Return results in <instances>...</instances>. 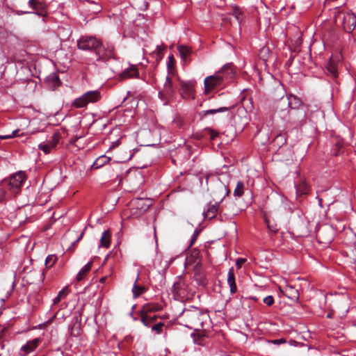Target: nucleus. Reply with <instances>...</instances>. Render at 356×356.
I'll list each match as a JSON object with an SVG mask.
<instances>
[{
  "label": "nucleus",
  "mask_w": 356,
  "mask_h": 356,
  "mask_svg": "<svg viewBox=\"0 0 356 356\" xmlns=\"http://www.w3.org/2000/svg\"><path fill=\"white\" fill-rule=\"evenodd\" d=\"M180 86H181V94L184 98L190 99V98L194 97L195 85H194L193 81H181L180 82Z\"/></svg>",
  "instance_id": "nucleus-10"
},
{
  "label": "nucleus",
  "mask_w": 356,
  "mask_h": 356,
  "mask_svg": "<svg viewBox=\"0 0 356 356\" xmlns=\"http://www.w3.org/2000/svg\"><path fill=\"white\" fill-rule=\"evenodd\" d=\"M234 16L237 19V20H239V16L236 11L234 13Z\"/></svg>",
  "instance_id": "nucleus-57"
},
{
  "label": "nucleus",
  "mask_w": 356,
  "mask_h": 356,
  "mask_svg": "<svg viewBox=\"0 0 356 356\" xmlns=\"http://www.w3.org/2000/svg\"><path fill=\"white\" fill-rule=\"evenodd\" d=\"M92 265V261L88 262L82 268L79 270L76 276V282H81L83 280L88 273L90 271Z\"/></svg>",
  "instance_id": "nucleus-18"
},
{
  "label": "nucleus",
  "mask_w": 356,
  "mask_h": 356,
  "mask_svg": "<svg viewBox=\"0 0 356 356\" xmlns=\"http://www.w3.org/2000/svg\"><path fill=\"white\" fill-rule=\"evenodd\" d=\"M191 337L193 339V341L195 343L200 345V346H204L206 343V337L204 334H202L200 333H196L193 332L191 334Z\"/></svg>",
  "instance_id": "nucleus-27"
},
{
  "label": "nucleus",
  "mask_w": 356,
  "mask_h": 356,
  "mask_svg": "<svg viewBox=\"0 0 356 356\" xmlns=\"http://www.w3.org/2000/svg\"><path fill=\"white\" fill-rule=\"evenodd\" d=\"M175 79L176 76L173 72H168L163 84V88L159 92V96L161 99H168L175 95L176 88L174 85V81Z\"/></svg>",
  "instance_id": "nucleus-7"
},
{
  "label": "nucleus",
  "mask_w": 356,
  "mask_h": 356,
  "mask_svg": "<svg viewBox=\"0 0 356 356\" xmlns=\"http://www.w3.org/2000/svg\"><path fill=\"white\" fill-rule=\"evenodd\" d=\"M40 341L41 339L40 338L28 341L26 344L21 347L19 355L21 356H27L29 354L33 353L38 347Z\"/></svg>",
  "instance_id": "nucleus-11"
},
{
  "label": "nucleus",
  "mask_w": 356,
  "mask_h": 356,
  "mask_svg": "<svg viewBox=\"0 0 356 356\" xmlns=\"http://www.w3.org/2000/svg\"><path fill=\"white\" fill-rule=\"evenodd\" d=\"M287 99H288V105L292 109L297 108L301 104L300 99L292 95H291L289 97H288Z\"/></svg>",
  "instance_id": "nucleus-30"
},
{
  "label": "nucleus",
  "mask_w": 356,
  "mask_h": 356,
  "mask_svg": "<svg viewBox=\"0 0 356 356\" xmlns=\"http://www.w3.org/2000/svg\"><path fill=\"white\" fill-rule=\"evenodd\" d=\"M26 176L24 172L19 171L13 175L8 181L9 190L13 195H17L21 191L23 183L26 181Z\"/></svg>",
  "instance_id": "nucleus-9"
},
{
  "label": "nucleus",
  "mask_w": 356,
  "mask_h": 356,
  "mask_svg": "<svg viewBox=\"0 0 356 356\" xmlns=\"http://www.w3.org/2000/svg\"><path fill=\"white\" fill-rule=\"evenodd\" d=\"M300 114V117L302 118L301 120H294V119H291L293 122L296 124V125H300L302 124V120L305 118V113H302V112H300V111H293L291 113H290V116H292V115H298Z\"/></svg>",
  "instance_id": "nucleus-36"
},
{
  "label": "nucleus",
  "mask_w": 356,
  "mask_h": 356,
  "mask_svg": "<svg viewBox=\"0 0 356 356\" xmlns=\"http://www.w3.org/2000/svg\"><path fill=\"white\" fill-rule=\"evenodd\" d=\"M164 326V323L162 322L154 323L152 326V330L156 332V334H161L163 330V327Z\"/></svg>",
  "instance_id": "nucleus-35"
},
{
  "label": "nucleus",
  "mask_w": 356,
  "mask_h": 356,
  "mask_svg": "<svg viewBox=\"0 0 356 356\" xmlns=\"http://www.w3.org/2000/svg\"><path fill=\"white\" fill-rule=\"evenodd\" d=\"M156 319V316H149L145 314H141L140 321L146 327L152 328V325Z\"/></svg>",
  "instance_id": "nucleus-22"
},
{
  "label": "nucleus",
  "mask_w": 356,
  "mask_h": 356,
  "mask_svg": "<svg viewBox=\"0 0 356 356\" xmlns=\"http://www.w3.org/2000/svg\"><path fill=\"white\" fill-rule=\"evenodd\" d=\"M306 1H307L306 3H307L308 6H310L312 4V0H306Z\"/></svg>",
  "instance_id": "nucleus-54"
},
{
  "label": "nucleus",
  "mask_w": 356,
  "mask_h": 356,
  "mask_svg": "<svg viewBox=\"0 0 356 356\" xmlns=\"http://www.w3.org/2000/svg\"><path fill=\"white\" fill-rule=\"evenodd\" d=\"M95 55L98 62H106L117 58L114 45L109 43L102 44V47L96 51Z\"/></svg>",
  "instance_id": "nucleus-8"
},
{
  "label": "nucleus",
  "mask_w": 356,
  "mask_h": 356,
  "mask_svg": "<svg viewBox=\"0 0 356 356\" xmlns=\"http://www.w3.org/2000/svg\"><path fill=\"white\" fill-rule=\"evenodd\" d=\"M245 261V259L239 258L236 261V266L238 268L241 267V265Z\"/></svg>",
  "instance_id": "nucleus-44"
},
{
  "label": "nucleus",
  "mask_w": 356,
  "mask_h": 356,
  "mask_svg": "<svg viewBox=\"0 0 356 356\" xmlns=\"http://www.w3.org/2000/svg\"><path fill=\"white\" fill-rule=\"evenodd\" d=\"M177 50L181 58L184 61L187 60V58L191 55L192 52V49L189 47L183 44L179 45L177 47Z\"/></svg>",
  "instance_id": "nucleus-20"
},
{
  "label": "nucleus",
  "mask_w": 356,
  "mask_h": 356,
  "mask_svg": "<svg viewBox=\"0 0 356 356\" xmlns=\"http://www.w3.org/2000/svg\"><path fill=\"white\" fill-rule=\"evenodd\" d=\"M149 207V205H145V207L142 206L141 209L145 211Z\"/></svg>",
  "instance_id": "nucleus-58"
},
{
  "label": "nucleus",
  "mask_w": 356,
  "mask_h": 356,
  "mask_svg": "<svg viewBox=\"0 0 356 356\" xmlns=\"http://www.w3.org/2000/svg\"><path fill=\"white\" fill-rule=\"evenodd\" d=\"M318 204H319V206L321 207H323V205H322V199L321 198H318Z\"/></svg>",
  "instance_id": "nucleus-56"
},
{
  "label": "nucleus",
  "mask_w": 356,
  "mask_h": 356,
  "mask_svg": "<svg viewBox=\"0 0 356 356\" xmlns=\"http://www.w3.org/2000/svg\"><path fill=\"white\" fill-rule=\"evenodd\" d=\"M263 301L267 306H271L274 303V298L272 296H268L264 298Z\"/></svg>",
  "instance_id": "nucleus-41"
},
{
  "label": "nucleus",
  "mask_w": 356,
  "mask_h": 356,
  "mask_svg": "<svg viewBox=\"0 0 356 356\" xmlns=\"http://www.w3.org/2000/svg\"><path fill=\"white\" fill-rule=\"evenodd\" d=\"M13 13L17 15H22L24 14H29L31 13V12L29 11H23V10H13Z\"/></svg>",
  "instance_id": "nucleus-46"
},
{
  "label": "nucleus",
  "mask_w": 356,
  "mask_h": 356,
  "mask_svg": "<svg viewBox=\"0 0 356 356\" xmlns=\"http://www.w3.org/2000/svg\"><path fill=\"white\" fill-rule=\"evenodd\" d=\"M245 184L242 181H238L234 191V196L236 198L241 197L244 193Z\"/></svg>",
  "instance_id": "nucleus-28"
},
{
  "label": "nucleus",
  "mask_w": 356,
  "mask_h": 356,
  "mask_svg": "<svg viewBox=\"0 0 356 356\" xmlns=\"http://www.w3.org/2000/svg\"><path fill=\"white\" fill-rule=\"evenodd\" d=\"M138 276H139V274L138 273L137 277H136V280L134 282V286H133V289H132L133 296H134V298H138L141 294L145 293V291H146V289L144 286L137 285L136 283H137L138 280Z\"/></svg>",
  "instance_id": "nucleus-23"
},
{
  "label": "nucleus",
  "mask_w": 356,
  "mask_h": 356,
  "mask_svg": "<svg viewBox=\"0 0 356 356\" xmlns=\"http://www.w3.org/2000/svg\"><path fill=\"white\" fill-rule=\"evenodd\" d=\"M139 76L138 70L135 65H130L127 68H125L120 74L121 79L136 78Z\"/></svg>",
  "instance_id": "nucleus-14"
},
{
  "label": "nucleus",
  "mask_w": 356,
  "mask_h": 356,
  "mask_svg": "<svg viewBox=\"0 0 356 356\" xmlns=\"http://www.w3.org/2000/svg\"><path fill=\"white\" fill-rule=\"evenodd\" d=\"M217 188L222 191L223 194L220 197L219 202H215L214 204L210 202L207 205L206 209L203 211V216L204 218H214L218 212L220 202H222L226 196H228L230 193L228 187L221 182L218 184Z\"/></svg>",
  "instance_id": "nucleus-6"
},
{
  "label": "nucleus",
  "mask_w": 356,
  "mask_h": 356,
  "mask_svg": "<svg viewBox=\"0 0 356 356\" xmlns=\"http://www.w3.org/2000/svg\"><path fill=\"white\" fill-rule=\"evenodd\" d=\"M133 177L138 179V181L136 183L134 184L133 186H131V188L129 189L130 191H134L138 190L139 185L142 180L141 175L140 173H136L134 175V176H133V175H128L127 180H126L127 182L131 181Z\"/></svg>",
  "instance_id": "nucleus-26"
},
{
  "label": "nucleus",
  "mask_w": 356,
  "mask_h": 356,
  "mask_svg": "<svg viewBox=\"0 0 356 356\" xmlns=\"http://www.w3.org/2000/svg\"><path fill=\"white\" fill-rule=\"evenodd\" d=\"M227 284L229 286L231 293H235L237 291V286L235 282L234 269L230 268L227 273Z\"/></svg>",
  "instance_id": "nucleus-17"
},
{
  "label": "nucleus",
  "mask_w": 356,
  "mask_h": 356,
  "mask_svg": "<svg viewBox=\"0 0 356 356\" xmlns=\"http://www.w3.org/2000/svg\"><path fill=\"white\" fill-rule=\"evenodd\" d=\"M111 232L109 229L103 232L100 238V247L108 248L111 243Z\"/></svg>",
  "instance_id": "nucleus-19"
},
{
  "label": "nucleus",
  "mask_w": 356,
  "mask_h": 356,
  "mask_svg": "<svg viewBox=\"0 0 356 356\" xmlns=\"http://www.w3.org/2000/svg\"><path fill=\"white\" fill-rule=\"evenodd\" d=\"M234 108V106H222L216 109H209L204 111V115H213L217 113H222L225 111H229Z\"/></svg>",
  "instance_id": "nucleus-29"
},
{
  "label": "nucleus",
  "mask_w": 356,
  "mask_h": 356,
  "mask_svg": "<svg viewBox=\"0 0 356 356\" xmlns=\"http://www.w3.org/2000/svg\"><path fill=\"white\" fill-rule=\"evenodd\" d=\"M339 63L335 60L334 57L330 58L329 63L327 65V70L330 76L334 79H337L339 76Z\"/></svg>",
  "instance_id": "nucleus-15"
},
{
  "label": "nucleus",
  "mask_w": 356,
  "mask_h": 356,
  "mask_svg": "<svg viewBox=\"0 0 356 356\" xmlns=\"http://www.w3.org/2000/svg\"><path fill=\"white\" fill-rule=\"evenodd\" d=\"M234 74L231 64L225 65L213 75L205 78L204 81L205 92L209 93L215 88L222 86L225 82L232 79Z\"/></svg>",
  "instance_id": "nucleus-2"
},
{
  "label": "nucleus",
  "mask_w": 356,
  "mask_h": 356,
  "mask_svg": "<svg viewBox=\"0 0 356 356\" xmlns=\"http://www.w3.org/2000/svg\"><path fill=\"white\" fill-rule=\"evenodd\" d=\"M60 139V134H59V132L56 131L53 134L50 140H49L48 142L51 145V147H54V148L58 143Z\"/></svg>",
  "instance_id": "nucleus-33"
},
{
  "label": "nucleus",
  "mask_w": 356,
  "mask_h": 356,
  "mask_svg": "<svg viewBox=\"0 0 356 356\" xmlns=\"http://www.w3.org/2000/svg\"><path fill=\"white\" fill-rule=\"evenodd\" d=\"M159 305L153 304H146L143 306L141 314H145L149 312H154L159 309Z\"/></svg>",
  "instance_id": "nucleus-31"
},
{
  "label": "nucleus",
  "mask_w": 356,
  "mask_h": 356,
  "mask_svg": "<svg viewBox=\"0 0 356 356\" xmlns=\"http://www.w3.org/2000/svg\"><path fill=\"white\" fill-rule=\"evenodd\" d=\"M29 5L32 9H35L37 5V0H29Z\"/></svg>",
  "instance_id": "nucleus-45"
},
{
  "label": "nucleus",
  "mask_w": 356,
  "mask_h": 356,
  "mask_svg": "<svg viewBox=\"0 0 356 356\" xmlns=\"http://www.w3.org/2000/svg\"><path fill=\"white\" fill-rule=\"evenodd\" d=\"M282 291L287 298L293 302H297L299 300L298 291L291 285H286Z\"/></svg>",
  "instance_id": "nucleus-13"
},
{
  "label": "nucleus",
  "mask_w": 356,
  "mask_h": 356,
  "mask_svg": "<svg viewBox=\"0 0 356 356\" xmlns=\"http://www.w3.org/2000/svg\"><path fill=\"white\" fill-rule=\"evenodd\" d=\"M6 196V192L5 189L0 188V203L3 202L5 200Z\"/></svg>",
  "instance_id": "nucleus-43"
},
{
  "label": "nucleus",
  "mask_w": 356,
  "mask_h": 356,
  "mask_svg": "<svg viewBox=\"0 0 356 356\" xmlns=\"http://www.w3.org/2000/svg\"><path fill=\"white\" fill-rule=\"evenodd\" d=\"M169 62L168 63V72H172V70L170 69V63L173 61V56H169Z\"/></svg>",
  "instance_id": "nucleus-47"
},
{
  "label": "nucleus",
  "mask_w": 356,
  "mask_h": 356,
  "mask_svg": "<svg viewBox=\"0 0 356 356\" xmlns=\"http://www.w3.org/2000/svg\"><path fill=\"white\" fill-rule=\"evenodd\" d=\"M70 290L67 286H65L63 289H62L57 296L53 299V305H56L58 304L62 299H64L66 298V296L69 294Z\"/></svg>",
  "instance_id": "nucleus-21"
},
{
  "label": "nucleus",
  "mask_w": 356,
  "mask_h": 356,
  "mask_svg": "<svg viewBox=\"0 0 356 356\" xmlns=\"http://www.w3.org/2000/svg\"><path fill=\"white\" fill-rule=\"evenodd\" d=\"M83 233H81V234H80V236L77 238V239L75 241V242H74V243H77V242H79V241L81 239V238H82V236H83Z\"/></svg>",
  "instance_id": "nucleus-50"
},
{
  "label": "nucleus",
  "mask_w": 356,
  "mask_h": 356,
  "mask_svg": "<svg viewBox=\"0 0 356 356\" xmlns=\"http://www.w3.org/2000/svg\"><path fill=\"white\" fill-rule=\"evenodd\" d=\"M106 280V277H103L100 279V282L104 283Z\"/></svg>",
  "instance_id": "nucleus-52"
},
{
  "label": "nucleus",
  "mask_w": 356,
  "mask_h": 356,
  "mask_svg": "<svg viewBox=\"0 0 356 356\" xmlns=\"http://www.w3.org/2000/svg\"><path fill=\"white\" fill-rule=\"evenodd\" d=\"M154 238H155V240H156V242L157 241V238H156V227L154 228Z\"/></svg>",
  "instance_id": "nucleus-59"
},
{
  "label": "nucleus",
  "mask_w": 356,
  "mask_h": 356,
  "mask_svg": "<svg viewBox=\"0 0 356 356\" xmlns=\"http://www.w3.org/2000/svg\"><path fill=\"white\" fill-rule=\"evenodd\" d=\"M45 82L48 87L52 90H55L60 83L58 76L55 73H51L47 76L45 79Z\"/></svg>",
  "instance_id": "nucleus-16"
},
{
  "label": "nucleus",
  "mask_w": 356,
  "mask_h": 356,
  "mask_svg": "<svg viewBox=\"0 0 356 356\" xmlns=\"http://www.w3.org/2000/svg\"><path fill=\"white\" fill-rule=\"evenodd\" d=\"M205 131L208 132V134H209L210 136V139L211 140H213L216 139V137L218 136L219 135V133L213 129H212L211 128H209V127H207L205 129Z\"/></svg>",
  "instance_id": "nucleus-37"
},
{
  "label": "nucleus",
  "mask_w": 356,
  "mask_h": 356,
  "mask_svg": "<svg viewBox=\"0 0 356 356\" xmlns=\"http://www.w3.org/2000/svg\"><path fill=\"white\" fill-rule=\"evenodd\" d=\"M110 161V158L107 157L104 155L100 156L98 157L93 163L92 167L94 169H98L104 165L106 163H108Z\"/></svg>",
  "instance_id": "nucleus-25"
},
{
  "label": "nucleus",
  "mask_w": 356,
  "mask_h": 356,
  "mask_svg": "<svg viewBox=\"0 0 356 356\" xmlns=\"http://www.w3.org/2000/svg\"><path fill=\"white\" fill-rule=\"evenodd\" d=\"M156 51L158 53H160L163 51V48L160 45L156 46Z\"/></svg>",
  "instance_id": "nucleus-49"
},
{
  "label": "nucleus",
  "mask_w": 356,
  "mask_h": 356,
  "mask_svg": "<svg viewBox=\"0 0 356 356\" xmlns=\"http://www.w3.org/2000/svg\"><path fill=\"white\" fill-rule=\"evenodd\" d=\"M102 98L99 90H90L81 97L76 98L72 103V106L76 108H82L86 107L89 104H94L99 102Z\"/></svg>",
  "instance_id": "nucleus-5"
},
{
  "label": "nucleus",
  "mask_w": 356,
  "mask_h": 356,
  "mask_svg": "<svg viewBox=\"0 0 356 356\" xmlns=\"http://www.w3.org/2000/svg\"><path fill=\"white\" fill-rule=\"evenodd\" d=\"M38 149L43 151L45 154H49L54 147H51V145L47 142V143H40L38 145Z\"/></svg>",
  "instance_id": "nucleus-34"
},
{
  "label": "nucleus",
  "mask_w": 356,
  "mask_h": 356,
  "mask_svg": "<svg viewBox=\"0 0 356 356\" xmlns=\"http://www.w3.org/2000/svg\"><path fill=\"white\" fill-rule=\"evenodd\" d=\"M270 342L275 345H280V344L285 343L286 341L284 339L280 338L278 339L272 340Z\"/></svg>",
  "instance_id": "nucleus-42"
},
{
  "label": "nucleus",
  "mask_w": 356,
  "mask_h": 356,
  "mask_svg": "<svg viewBox=\"0 0 356 356\" xmlns=\"http://www.w3.org/2000/svg\"><path fill=\"white\" fill-rule=\"evenodd\" d=\"M10 137H11L10 136H0V138H2V139L10 138Z\"/></svg>",
  "instance_id": "nucleus-55"
},
{
  "label": "nucleus",
  "mask_w": 356,
  "mask_h": 356,
  "mask_svg": "<svg viewBox=\"0 0 356 356\" xmlns=\"http://www.w3.org/2000/svg\"><path fill=\"white\" fill-rule=\"evenodd\" d=\"M266 222L267 223L268 225V229L271 231V232H277V229H273L270 227V225H268V220H266Z\"/></svg>",
  "instance_id": "nucleus-48"
},
{
  "label": "nucleus",
  "mask_w": 356,
  "mask_h": 356,
  "mask_svg": "<svg viewBox=\"0 0 356 356\" xmlns=\"http://www.w3.org/2000/svg\"><path fill=\"white\" fill-rule=\"evenodd\" d=\"M57 257L55 254L48 255L45 259L46 268H51L56 262Z\"/></svg>",
  "instance_id": "nucleus-32"
},
{
  "label": "nucleus",
  "mask_w": 356,
  "mask_h": 356,
  "mask_svg": "<svg viewBox=\"0 0 356 356\" xmlns=\"http://www.w3.org/2000/svg\"><path fill=\"white\" fill-rule=\"evenodd\" d=\"M199 234H200V232L197 229H195L194 231V232L190 239L189 247H191L195 243V242L196 241V240Z\"/></svg>",
  "instance_id": "nucleus-40"
},
{
  "label": "nucleus",
  "mask_w": 356,
  "mask_h": 356,
  "mask_svg": "<svg viewBox=\"0 0 356 356\" xmlns=\"http://www.w3.org/2000/svg\"><path fill=\"white\" fill-rule=\"evenodd\" d=\"M56 314H57V313H55V314L53 315L52 318H51V319H49V320L48 323L51 322V321H52L54 318H56Z\"/></svg>",
  "instance_id": "nucleus-53"
},
{
  "label": "nucleus",
  "mask_w": 356,
  "mask_h": 356,
  "mask_svg": "<svg viewBox=\"0 0 356 356\" xmlns=\"http://www.w3.org/2000/svg\"><path fill=\"white\" fill-rule=\"evenodd\" d=\"M180 319L184 326L197 332L202 329L204 325L209 321V315L200 308L191 307L183 311Z\"/></svg>",
  "instance_id": "nucleus-1"
},
{
  "label": "nucleus",
  "mask_w": 356,
  "mask_h": 356,
  "mask_svg": "<svg viewBox=\"0 0 356 356\" xmlns=\"http://www.w3.org/2000/svg\"><path fill=\"white\" fill-rule=\"evenodd\" d=\"M173 292L179 296H181L184 294L186 291V284L184 282L180 280L179 282H175L173 284Z\"/></svg>",
  "instance_id": "nucleus-24"
},
{
  "label": "nucleus",
  "mask_w": 356,
  "mask_h": 356,
  "mask_svg": "<svg viewBox=\"0 0 356 356\" xmlns=\"http://www.w3.org/2000/svg\"><path fill=\"white\" fill-rule=\"evenodd\" d=\"M316 237L320 243L329 244L333 240V232L327 228V230L320 229L318 231Z\"/></svg>",
  "instance_id": "nucleus-12"
},
{
  "label": "nucleus",
  "mask_w": 356,
  "mask_h": 356,
  "mask_svg": "<svg viewBox=\"0 0 356 356\" xmlns=\"http://www.w3.org/2000/svg\"><path fill=\"white\" fill-rule=\"evenodd\" d=\"M136 202H137V203H138V205H140V204H141V203H143V200H142V199H138V200H136Z\"/></svg>",
  "instance_id": "nucleus-51"
},
{
  "label": "nucleus",
  "mask_w": 356,
  "mask_h": 356,
  "mask_svg": "<svg viewBox=\"0 0 356 356\" xmlns=\"http://www.w3.org/2000/svg\"><path fill=\"white\" fill-rule=\"evenodd\" d=\"M93 4V8H92V12L93 14L96 15L102 11V7L97 3H95L93 1H90Z\"/></svg>",
  "instance_id": "nucleus-38"
},
{
  "label": "nucleus",
  "mask_w": 356,
  "mask_h": 356,
  "mask_svg": "<svg viewBox=\"0 0 356 356\" xmlns=\"http://www.w3.org/2000/svg\"><path fill=\"white\" fill-rule=\"evenodd\" d=\"M70 335L74 337H79L80 334V327L79 326L74 325L70 328Z\"/></svg>",
  "instance_id": "nucleus-39"
},
{
  "label": "nucleus",
  "mask_w": 356,
  "mask_h": 356,
  "mask_svg": "<svg viewBox=\"0 0 356 356\" xmlns=\"http://www.w3.org/2000/svg\"><path fill=\"white\" fill-rule=\"evenodd\" d=\"M334 20L337 26H341L346 32H352L356 26V16L343 8L336 7L333 11Z\"/></svg>",
  "instance_id": "nucleus-3"
},
{
  "label": "nucleus",
  "mask_w": 356,
  "mask_h": 356,
  "mask_svg": "<svg viewBox=\"0 0 356 356\" xmlns=\"http://www.w3.org/2000/svg\"><path fill=\"white\" fill-rule=\"evenodd\" d=\"M76 46L79 50L95 52L102 47V41L95 35H84L76 41Z\"/></svg>",
  "instance_id": "nucleus-4"
}]
</instances>
